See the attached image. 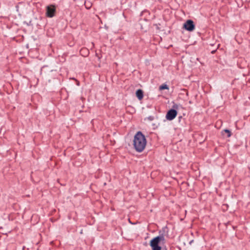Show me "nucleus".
Masks as SVG:
<instances>
[{"instance_id":"obj_7","label":"nucleus","mask_w":250,"mask_h":250,"mask_svg":"<svg viewBox=\"0 0 250 250\" xmlns=\"http://www.w3.org/2000/svg\"><path fill=\"white\" fill-rule=\"evenodd\" d=\"M224 133L227 134V137L228 138L230 137L232 135L231 131L228 129H224L222 131V134L223 135H225Z\"/></svg>"},{"instance_id":"obj_14","label":"nucleus","mask_w":250,"mask_h":250,"mask_svg":"<svg viewBox=\"0 0 250 250\" xmlns=\"http://www.w3.org/2000/svg\"><path fill=\"white\" fill-rule=\"evenodd\" d=\"M216 50H212V51H211V53L213 54L216 52Z\"/></svg>"},{"instance_id":"obj_4","label":"nucleus","mask_w":250,"mask_h":250,"mask_svg":"<svg viewBox=\"0 0 250 250\" xmlns=\"http://www.w3.org/2000/svg\"><path fill=\"white\" fill-rule=\"evenodd\" d=\"M183 28L188 32H192L195 28V25L192 20H188L183 24Z\"/></svg>"},{"instance_id":"obj_16","label":"nucleus","mask_w":250,"mask_h":250,"mask_svg":"<svg viewBox=\"0 0 250 250\" xmlns=\"http://www.w3.org/2000/svg\"><path fill=\"white\" fill-rule=\"evenodd\" d=\"M96 56H97L99 59H100V57L98 56L97 53H96Z\"/></svg>"},{"instance_id":"obj_11","label":"nucleus","mask_w":250,"mask_h":250,"mask_svg":"<svg viewBox=\"0 0 250 250\" xmlns=\"http://www.w3.org/2000/svg\"><path fill=\"white\" fill-rule=\"evenodd\" d=\"M146 119L150 121H152L154 120V117L153 116H149L147 117V118H146L145 119V120H146Z\"/></svg>"},{"instance_id":"obj_2","label":"nucleus","mask_w":250,"mask_h":250,"mask_svg":"<svg viewBox=\"0 0 250 250\" xmlns=\"http://www.w3.org/2000/svg\"><path fill=\"white\" fill-rule=\"evenodd\" d=\"M146 139L145 135L138 131L134 136L133 146L135 150L138 152H142L146 145Z\"/></svg>"},{"instance_id":"obj_9","label":"nucleus","mask_w":250,"mask_h":250,"mask_svg":"<svg viewBox=\"0 0 250 250\" xmlns=\"http://www.w3.org/2000/svg\"><path fill=\"white\" fill-rule=\"evenodd\" d=\"M168 89V86L167 84H163L159 86V89L160 90Z\"/></svg>"},{"instance_id":"obj_6","label":"nucleus","mask_w":250,"mask_h":250,"mask_svg":"<svg viewBox=\"0 0 250 250\" xmlns=\"http://www.w3.org/2000/svg\"><path fill=\"white\" fill-rule=\"evenodd\" d=\"M136 96L139 100H141L144 97V92L141 89H137L136 91Z\"/></svg>"},{"instance_id":"obj_3","label":"nucleus","mask_w":250,"mask_h":250,"mask_svg":"<svg viewBox=\"0 0 250 250\" xmlns=\"http://www.w3.org/2000/svg\"><path fill=\"white\" fill-rule=\"evenodd\" d=\"M179 105L176 104H174L172 108L168 110L166 114V118L168 121L173 120L177 116Z\"/></svg>"},{"instance_id":"obj_12","label":"nucleus","mask_w":250,"mask_h":250,"mask_svg":"<svg viewBox=\"0 0 250 250\" xmlns=\"http://www.w3.org/2000/svg\"><path fill=\"white\" fill-rule=\"evenodd\" d=\"M184 120V119L183 118V117L182 116H179L178 117V122L179 123H180L182 122V120Z\"/></svg>"},{"instance_id":"obj_17","label":"nucleus","mask_w":250,"mask_h":250,"mask_svg":"<svg viewBox=\"0 0 250 250\" xmlns=\"http://www.w3.org/2000/svg\"><path fill=\"white\" fill-rule=\"evenodd\" d=\"M155 25H156V26H157L156 28H157V29H159V27L158 26V25H157V24H155Z\"/></svg>"},{"instance_id":"obj_1","label":"nucleus","mask_w":250,"mask_h":250,"mask_svg":"<svg viewBox=\"0 0 250 250\" xmlns=\"http://www.w3.org/2000/svg\"><path fill=\"white\" fill-rule=\"evenodd\" d=\"M168 228L167 226L164 227L159 231V235L152 238L149 242L152 250H167L164 246L166 240L165 236L168 234Z\"/></svg>"},{"instance_id":"obj_8","label":"nucleus","mask_w":250,"mask_h":250,"mask_svg":"<svg viewBox=\"0 0 250 250\" xmlns=\"http://www.w3.org/2000/svg\"><path fill=\"white\" fill-rule=\"evenodd\" d=\"M80 53L82 55L86 56L88 54L89 51L86 48H83L81 50Z\"/></svg>"},{"instance_id":"obj_15","label":"nucleus","mask_w":250,"mask_h":250,"mask_svg":"<svg viewBox=\"0 0 250 250\" xmlns=\"http://www.w3.org/2000/svg\"><path fill=\"white\" fill-rule=\"evenodd\" d=\"M193 242V240H191V241L189 242V244L190 245H191V244L192 243V242Z\"/></svg>"},{"instance_id":"obj_13","label":"nucleus","mask_w":250,"mask_h":250,"mask_svg":"<svg viewBox=\"0 0 250 250\" xmlns=\"http://www.w3.org/2000/svg\"><path fill=\"white\" fill-rule=\"evenodd\" d=\"M148 12V11L147 10H145L144 11H143L141 14H140V16H142L143 15V14L145 13H147Z\"/></svg>"},{"instance_id":"obj_5","label":"nucleus","mask_w":250,"mask_h":250,"mask_svg":"<svg viewBox=\"0 0 250 250\" xmlns=\"http://www.w3.org/2000/svg\"><path fill=\"white\" fill-rule=\"evenodd\" d=\"M56 12V6L53 4H51L46 6V16L48 18H52L55 15Z\"/></svg>"},{"instance_id":"obj_10","label":"nucleus","mask_w":250,"mask_h":250,"mask_svg":"<svg viewBox=\"0 0 250 250\" xmlns=\"http://www.w3.org/2000/svg\"><path fill=\"white\" fill-rule=\"evenodd\" d=\"M84 4H85V8L87 9H90V7H91V3L90 2H85Z\"/></svg>"}]
</instances>
